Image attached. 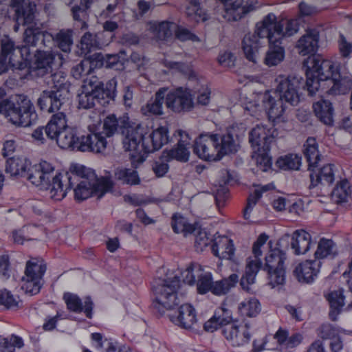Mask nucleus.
I'll return each instance as SVG.
<instances>
[{
  "label": "nucleus",
  "mask_w": 352,
  "mask_h": 352,
  "mask_svg": "<svg viewBox=\"0 0 352 352\" xmlns=\"http://www.w3.org/2000/svg\"><path fill=\"white\" fill-rule=\"evenodd\" d=\"M307 69L306 87L308 94L314 96L321 89L331 96L347 94L350 91V107L352 109V76L344 73L342 64L338 61L315 57L309 61Z\"/></svg>",
  "instance_id": "f257e3e1"
},
{
  "label": "nucleus",
  "mask_w": 352,
  "mask_h": 352,
  "mask_svg": "<svg viewBox=\"0 0 352 352\" xmlns=\"http://www.w3.org/2000/svg\"><path fill=\"white\" fill-rule=\"evenodd\" d=\"M161 271L166 272L164 278H159L152 286L155 294L153 306L160 314H163L166 309H172L179 303L178 289L181 285L179 276L184 283L193 285L206 272L197 263H190L184 270L164 267Z\"/></svg>",
  "instance_id": "f03ea898"
},
{
  "label": "nucleus",
  "mask_w": 352,
  "mask_h": 352,
  "mask_svg": "<svg viewBox=\"0 0 352 352\" xmlns=\"http://www.w3.org/2000/svg\"><path fill=\"white\" fill-rule=\"evenodd\" d=\"M276 80L278 85L275 93L278 94V98L276 100L269 90L265 91L261 96V107L273 126L283 117L286 109L284 101L293 106L300 101L297 81L294 78L291 79L289 77L279 76Z\"/></svg>",
  "instance_id": "7ed1b4c3"
},
{
  "label": "nucleus",
  "mask_w": 352,
  "mask_h": 352,
  "mask_svg": "<svg viewBox=\"0 0 352 352\" xmlns=\"http://www.w3.org/2000/svg\"><path fill=\"white\" fill-rule=\"evenodd\" d=\"M54 167L50 162L41 161L34 165L28 179L36 186L48 188L50 197L60 201L73 186L72 178L67 173H58L54 175Z\"/></svg>",
  "instance_id": "20e7f679"
},
{
  "label": "nucleus",
  "mask_w": 352,
  "mask_h": 352,
  "mask_svg": "<svg viewBox=\"0 0 352 352\" xmlns=\"http://www.w3.org/2000/svg\"><path fill=\"white\" fill-rule=\"evenodd\" d=\"M283 29V21H278L274 13L267 14L261 23L256 24L258 36L268 39L269 48L264 60V63L268 67L276 66L285 58V48L281 45Z\"/></svg>",
  "instance_id": "39448f33"
},
{
  "label": "nucleus",
  "mask_w": 352,
  "mask_h": 352,
  "mask_svg": "<svg viewBox=\"0 0 352 352\" xmlns=\"http://www.w3.org/2000/svg\"><path fill=\"white\" fill-rule=\"evenodd\" d=\"M126 136L123 140L126 151H137L141 144L143 154H151L160 150L169 141L168 128L167 126H160L146 138L142 131L140 124L135 127L129 125L126 120L123 122Z\"/></svg>",
  "instance_id": "423d86ee"
},
{
  "label": "nucleus",
  "mask_w": 352,
  "mask_h": 352,
  "mask_svg": "<svg viewBox=\"0 0 352 352\" xmlns=\"http://www.w3.org/2000/svg\"><path fill=\"white\" fill-rule=\"evenodd\" d=\"M69 171L80 177L79 183L74 188V195L77 200L82 201L92 195L100 198L113 187V182L109 178H96L94 170L84 165L72 164Z\"/></svg>",
  "instance_id": "0eeeda50"
},
{
  "label": "nucleus",
  "mask_w": 352,
  "mask_h": 352,
  "mask_svg": "<svg viewBox=\"0 0 352 352\" xmlns=\"http://www.w3.org/2000/svg\"><path fill=\"white\" fill-rule=\"evenodd\" d=\"M117 80L115 78L109 80L105 84L94 77L82 86V90L78 95V107L89 109L96 104L107 106L116 96Z\"/></svg>",
  "instance_id": "6e6552de"
},
{
  "label": "nucleus",
  "mask_w": 352,
  "mask_h": 352,
  "mask_svg": "<svg viewBox=\"0 0 352 352\" xmlns=\"http://www.w3.org/2000/svg\"><path fill=\"white\" fill-rule=\"evenodd\" d=\"M57 144L63 149L102 154V152L107 147V141L101 133H90L78 137L74 131L66 127L58 138Z\"/></svg>",
  "instance_id": "1a4fd4ad"
},
{
  "label": "nucleus",
  "mask_w": 352,
  "mask_h": 352,
  "mask_svg": "<svg viewBox=\"0 0 352 352\" xmlns=\"http://www.w3.org/2000/svg\"><path fill=\"white\" fill-rule=\"evenodd\" d=\"M210 146L214 147L217 154H236L239 145L234 139L233 134L204 133L200 134L192 144L193 154H209Z\"/></svg>",
  "instance_id": "9d476101"
},
{
  "label": "nucleus",
  "mask_w": 352,
  "mask_h": 352,
  "mask_svg": "<svg viewBox=\"0 0 352 352\" xmlns=\"http://www.w3.org/2000/svg\"><path fill=\"white\" fill-rule=\"evenodd\" d=\"M272 242L268 241V236L264 233L261 234L254 243L252 253L254 259L249 258L247 261L245 274L243 275L240 284L242 288L249 291L250 286L254 283L256 274L261 269L262 263L261 256L263 254L272 248Z\"/></svg>",
  "instance_id": "9b49d317"
},
{
  "label": "nucleus",
  "mask_w": 352,
  "mask_h": 352,
  "mask_svg": "<svg viewBox=\"0 0 352 352\" xmlns=\"http://www.w3.org/2000/svg\"><path fill=\"white\" fill-rule=\"evenodd\" d=\"M14 69L22 70V45L16 46L14 42L6 36L1 40L0 75ZM6 96V89L0 87V102Z\"/></svg>",
  "instance_id": "f8f14e48"
},
{
  "label": "nucleus",
  "mask_w": 352,
  "mask_h": 352,
  "mask_svg": "<svg viewBox=\"0 0 352 352\" xmlns=\"http://www.w3.org/2000/svg\"><path fill=\"white\" fill-rule=\"evenodd\" d=\"M322 155H304L308 163L310 173V187L314 188L319 184H332L336 178L341 177L340 166L338 164H328L318 170H315L319 166Z\"/></svg>",
  "instance_id": "ddd939ff"
},
{
  "label": "nucleus",
  "mask_w": 352,
  "mask_h": 352,
  "mask_svg": "<svg viewBox=\"0 0 352 352\" xmlns=\"http://www.w3.org/2000/svg\"><path fill=\"white\" fill-rule=\"evenodd\" d=\"M164 100L166 107L175 113L189 112L194 107L193 96L186 87L179 86L168 90Z\"/></svg>",
  "instance_id": "4468645a"
},
{
  "label": "nucleus",
  "mask_w": 352,
  "mask_h": 352,
  "mask_svg": "<svg viewBox=\"0 0 352 352\" xmlns=\"http://www.w3.org/2000/svg\"><path fill=\"white\" fill-rule=\"evenodd\" d=\"M46 265L41 258H32L26 263L25 279L23 278V290L31 296L37 294L43 285V276Z\"/></svg>",
  "instance_id": "2eb2a0df"
},
{
  "label": "nucleus",
  "mask_w": 352,
  "mask_h": 352,
  "mask_svg": "<svg viewBox=\"0 0 352 352\" xmlns=\"http://www.w3.org/2000/svg\"><path fill=\"white\" fill-rule=\"evenodd\" d=\"M285 254L278 248L270 250L265 256L264 270L267 272L269 285L272 288L285 282Z\"/></svg>",
  "instance_id": "dca6fc26"
},
{
  "label": "nucleus",
  "mask_w": 352,
  "mask_h": 352,
  "mask_svg": "<svg viewBox=\"0 0 352 352\" xmlns=\"http://www.w3.org/2000/svg\"><path fill=\"white\" fill-rule=\"evenodd\" d=\"M55 56L52 52L37 50L30 59L23 57V69L32 76L43 77L50 73Z\"/></svg>",
  "instance_id": "f3484780"
},
{
  "label": "nucleus",
  "mask_w": 352,
  "mask_h": 352,
  "mask_svg": "<svg viewBox=\"0 0 352 352\" xmlns=\"http://www.w3.org/2000/svg\"><path fill=\"white\" fill-rule=\"evenodd\" d=\"M273 140L271 129L257 124L249 134V141L253 149L252 154H270Z\"/></svg>",
  "instance_id": "a211bd4d"
},
{
  "label": "nucleus",
  "mask_w": 352,
  "mask_h": 352,
  "mask_svg": "<svg viewBox=\"0 0 352 352\" xmlns=\"http://www.w3.org/2000/svg\"><path fill=\"white\" fill-rule=\"evenodd\" d=\"M222 333L228 342L233 346H241L249 342L251 334L247 323L233 322L223 327Z\"/></svg>",
  "instance_id": "6ab92c4d"
},
{
  "label": "nucleus",
  "mask_w": 352,
  "mask_h": 352,
  "mask_svg": "<svg viewBox=\"0 0 352 352\" xmlns=\"http://www.w3.org/2000/svg\"><path fill=\"white\" fill-rule=\"evenodd\" d=\"M318 42L319 32L316 29L308 30L307 33L300 38L297 42L296 47L301 55H314L313 56H309L307 60H305L303 63V67L305 69V73L307 72V67L311 65V62H309L311 59L318 56L324 59L320 55H314L318 49Z\"/></svg>",
  "instance_id": "aec40b11"
},
{
  "label": "nucleus",
  "mask_w": 352,
  "mask_h": 352,
  "mask_svg": "<svg viewBox=\"0 0 352 352\" xmlns=\"http://www.w3.org/2000/svg\"><path fill=\"white\" fill-rule=\"evenodd\" d=\"M65 84L62 82L60 85L55 84L58 87L56 90H45L41 94L38 99V106L43 111L54 113L60 110V107L64 103V97L62 96V89Z\"/></svg>",
  "instance_id": "412c9836"
},
{
  "label": "nucleus",
  "mask_w": 352,
  "mask_h": 352,
  "mask_svg": "<svg viewBox=\"0 0 352 352\" xmlns=\"http://www.w3.org/2000/svg\"><path fill=\"white\" fill-rule=\"evenodd\" d=\"M54 37L51 33L43 31L39 27H28L23 31V50H27V54H30L29 46L42 45L44 47H50V43H54Z\"/></svg>",
  "instance_id": "4be33fe9"
},
{
  "label": "nucleus",
  "mask_w": 352,
  "mask_h": 352,
  "mask_svg": "<svg viewBox=\"0 0 352 352\" xmlns=\"http://www.w3.org/2000/svg\"><path fill=\"white\" fill-rule=\"evenodd\" d=\"M223 179L219 182V186H215L212 190L216 205L221 210L226 204L229 198V191L226 185H233L238 180L237 175L234 172L225 170L222 172Z\"/></svg>",
  "instance_id": "5701e85b"
},
{
  "label": "nucleus",
  "mask_w": 352,
  "mask_h": 352,
  "mask_svg": "<svg viewBox=\"0 0 352 352\" xmlns=\"http://www.w3.org/2000/svg\"><path fill=\"white\" fill-rule=\"evenodd\" d=\"M321 262L318 260H308L299 263L294 270V274L299 282L311 283L318 277Z\"/></svg>",
  "instance_id": "b1692460"
},
{
  "label": "nucleus",
  "mask_w": 352,
  "mask_h": 352,
  "mask_svg": "<svg viewBox=\"0 0 352 352\" xmlns=\"http://www.w3.org/2000/svg\"><path fill=\"white\" fill-rule=\"evenodd\" d=\"M211 245L212 253L220 259L232 260L234 256L235 248L232 240L225 235L214 234Z\"/></svg>",
  "instance_id": "393cba45"
},
{
  "label": "nucleus",
  "mask_w": 352,
  "mask_h": 352,
  "mask_svg": "<svg viewBox=\"0 0 352 352\" xmlns=\"http://www.w3.org/2000/svg\"><path fill=\"white\" fill-rule=\"evenodd\" d=\"M169 318L173 323L184 329H190L197 321L195 310L190 304L182 305Z\"/></svg>",
  "instance_id": "a878e982"
},
{
  "label": "nucleus",
  "mask_w": 352,
  "mask_h": 352,
  "mask_svg": "<svg viewBox=\"0 0 352 352\" xmlns=\"http://www.w3.org/2000/svg\"><path fill=\"white\" fill-rule=\"evenodd\" d=\"M344 331L330 324H322L319 335L322 340H329L331 352H340L343 348L342 335Z\"/></svg>",
  "instance_id": "bb28decb"
},
{
  "label": "nucleus",
  "mask_w": 352,
  "mask_h": 352,
  "mask_svg": "<svg viewBox=\"0 0 352 352\" xmlns=\"http://www.w3.org/2000/svg\"><path fill=\"white\" fill-rule=\"evenodd\" d=\"M168 88H160L155 94L154 100H148L141 107V113L145 116H161L164 114L163 103H165V93Z\"/></svg>",
  "instance_id": "cd10ccee"
},
{
  "label": "nucleus",
  "mask_w": 352,
  "mask_h": 352,
  "mask_svg": "<svg viewBox=\"0 0 352 352\" xmlns=\"http://www.w3.org/2000/svg\"><path fill=\"white\" fill-rule=\"evenodd\" d=\"M0 114L4 115L13 124L22 126V107L19 101L15 103L10 98L0 102Z\"/></svg>",
  "instance_id": "c85d7f7f"
},
{
  "label": "nucleus",
  "mask_w": 352,
  "mask_h": 352,
  "mask_svg": "<svg viewBox=\"0 0 352 352\" xmlns=\"http://www.w3.org/2000/svg\"><path fill=\"white\" fill-rule=\"evenodd\" d=\"M63 298L68 309L74 312L83 311L87 318H91L93 302L89 297H86L82 302L77 295L65 293Z\"/></svg>",
  "instance_id": "c756f323"
},
{
  "label": "nucleus",
  "mask_w": 352,
  "mask_h": 352,
  "mask_svg": "<svg viewBox=\"0 0 352 352\" xmlns=\"http://www.w3.org/2000/svg\"><path fill=\"white\" fill-rule=\"evenodd\" d=\"M93 345L101 352H133L129 347L120 345L111 338H103L98 333L91 334Z\"/></svg>",
  "instance_id": "7c9ffc66"
},
{
  "label": "nucleus",
  "mask_w": 352,
  "mask_h": 352,
  "mask_svg": "<svg viewBox=\"0 0 352 352\" xmlns=\"http://www.w3.org/2000/svg\"><path fill=\"white\" fill-rule=\"evenodd\" d=\"M311 244V235L305 230H297L292 234L291 249L296 255H301L307 252Z\"/></svg>",
  "instance_id": "2f4dec72"
},
{
  "label": "nucleus",
  "mask_w": 352,
  "mask_h": 352,
  "mask_svg": "<svg viewBox=\"0 0 352 352\" xmlns=\"http://www.w3.org/2000/svg\"><path fill=\"white\" fill-rule=\"evenodd\" d=\"M313 109L318 120L326 125L333 123L334 108L331 102L321 99L313 104Z\"/></svg>",
  "instance_id": "473e14b6"
},
{
  "label": "nucleus",
  "mask_w": 352,
  "mask_h": 352,
  "mask_svg": "<svg viewBox=\"0 0 352 352\" xmlns=\"http://www.w3.org/2000/svg\"><path fill=\"white\" fill-rule=\"evenodd\" d=\"M66 127V116L63 112H58L52 116L45 126V131L47 138L57 140L63 130Z\"/></svg>",
  "instance_id": "72a5a7b5"
},
{
  "label": "nucleus",
  "mask_w": 352,
  "mask_h": 352,
  "mask_svg": "<svg viewBox=\"0 0 352 352\" xmlns=\"http://www.w3.org/2000/svg\"><path fill=\"white\" fill-rule=\"evenodd\" d=\"M326 298L330 305L329 316L331 320H336L344 310L345 296L343 295V289L331 291L326 294Z\"/></svg>",
  "instance_id": "f704fd0d"
},
{
  "label": "nucleus",
  "mask_w": 352,
  "mask_h": 352,
  "mask_svg": "<svg viewBox=\"0 0 352 352\" xmlns=\"http://www.w3.org/2000/svg\"><path fill=\"white\" fill-rule=\"evenodd\" d=\"M273 339L276 340L279 349L283 351H287L298 346L301 340L302 336L300 333H295L288 338L287 332L280 329L273 336Z\"/></svg>",
  "instance_id": "c9c22d12"
},
{
  "label": "nucleus",
  "mask_w": 352,
  "mask_h": 352,
  "mask_svg": "<svg viewBox=\"0 0 352 352\" xmlns=\"http://www.w3.org/2000/svg\"><path fill=\"white\" fill-rule=\"evenodd\" d=\"M189 155H160L153 164V170L157 177H163L168 170V162L176 160L181 162H186Z\"/></svg>",
  "instance_id": "e433bc0d"
},
{
  "label": "nucleus",
  "mask_w": 352,
  "mask_h": 352,
  "mask_svg": "<svg viewBox=\"0 0 352 352\" xmlns=\"http://www.w3.org/2000/svg\"><path fill=\"white\" fill-rule=\"evenodd\" d=\"M126 120L130 124V122L128 120H123L121 122V125L119 124V120L117 118L115 114H109L108 115L104 120L102 122V131L100 132H93L92 133H101L102 135L107 140V138H110L114 135V134L118 131L120 127L122 133L124 134V137L126 136L125 128L123 126V122Z\"/></svg>",
  "instance_id": "4c0bfd02"
},
{
  "label": "nucleus",
  "mask_w": 352,
  "mask_h": 352,
  "mask_svg": "<svg viewBox=\"0 0 352 352\" xmlns=\"http://www.w3.org/2000/svg\"><path fill=\"white\" fill-rule=\"evenodd\" d=\"M259 37L256 33V30L253 35H245L242 41V49L245 54V58L252 62H255V52L258 47Z\"/></svg>",
  "instance_id": "58836bf2"
},
{
  "label": "nucleus",
  "mask_w": 352,
  "mask_h": 352,
  "mask_svg": "<svg viewBox=\"0 0 352 352\" xmlns=\"http://www.w3.org/2000/svg\"><path fill=\"white\" fill-rule=\"evenodd\" d=\"M238 309L242 316L255 317L260 313L261 305L257 298L249 297L239 303Z\"/></svg>",
  "instance_id": "ea45409f"
},
{
  "label": "nucleus",
  "mask_w": 352,
  "mask_h": 352,
  "mask_svg": "<svg viewBox=\"0 0 352 352\" xmlns=\"http://www.w3.org/2000/svg\"><path fill=\"white\" fill-rule=\"evenodd\" d=\"M274 188L272 183L257 187L253 193H251L248 199L247 206L243 211V217L248 220L250 217V212L255 206L258 200L261 197L263 192H267Z\"/></svg>",
  "instance_id": "a19ab883"
},
{
  "label": "nucleus",
  "mask_w": 352,
  "mask_h": 352,
  "mask_svg": "<svg viewBox=\"0 0 352 352\" xmlns=\"http://www.w3.org/2000/svg\"><path fill=\"white\" fill-rule=\"evenodd\" d=\"M177 138V144L170 149H165L162 154H190V138L188 134L183 135L182 131H179Z\"/></svg>",
  "instance_id": "79ce46f5"
},
{
  "label": "nucleus",
  "mask_w": 352,
  "mask_h": 352,
  "mask_svg": "<svg viewBox=\"0 0 352 352\" xmlns=\"http://www.w3.org/2000/svg\"><path fill=\"white\" fill-rule=\"evenodd\" d=\"M352 190L346 179L341 180L332 191V199L339 204L349 201L351 197Z\"/></svg>",
  "instance_id": "37998d69"
},
{
  "label": "nucleus",
  "mask_w": 352,
  "mask_h": 352,
  "mask_svg": "<svg viewBox=\"0 0 352 352\" xmlns=\"http://www.w3.org/2000/svg\"><path fill=\"white\" fill-rule=\"evenodd\" d=\"M239 280V276L232 274L228 278L213 282L211 292L215 295H223L234 287Z\"/></svg>",
  "instance_id": "c03bdc74"
},
{
  "label": "nucleus",
  "mask_w": 352,
  "mask_h": 352,
  "mask_svg": "<svg viewBox=\"0 0 352 352\" xmlns=\"http://www.w3.org/2000/svg\"><path fill=\"white\" fill-rule=\"evenodd\" d=\"M242 0H236L230 5H226L225 16L228 20L237 21L247 12L246 8L242 6Z\"/></svg>",
  "instance_id": "a18cd8bd"
},
{
  "label": "nucleus",
  "mask_w": 352,
  "mask_h": 352,
  "mask_svg": "<svg viewBox=\"0 0 352 352\" xmlns=\"http://www.w3.org/2000/svg\"><path fill=\"white\" fill-rule=\"evenodd\" d=\"M173 24L172 21H162L155 23L151 25L152 31L156 34L157 37L162 41H169L173 36L171 31V25Z\"/></svg>",
  "instance_id": "49530a36"
},
{
  "label": "nucleus",
  "mask_w": 352,
  "mask_h": 352,
  "mask_svg": "<svg viewBox=\"0 0 352 352\" xmlns=\"http://www.w3.org/2000/svg\"><path fill=\"white\" fill-rule=\"evenodd\" d=\"M172 228L175 232L182 233L184 236L195 231V226L188 223L186 218L175 214L172 218Z\"/></svg>",
  "instance_id": "de8ad7c7"
},
{
  "label": "nucleus",
  "mask_w": 352,
  "mask_h": 352,
  "mask_svg": "<svg viewBox=\"0 0 352 352\" xmlns=\"http://www.w3.org/2000/svg\"><path fill=\"white\" fill-rule=\"evenodd\" d=\"M301 161L300 155H280L276 165L283 170H298L301 165Z\"/></svg>",
  "instance_id": "09e8293b"
},
{
  "label": "nucleus",
  "mask_w": 352,
  "mask_h": 352,
  "mask_svg": "<svg viewBox=\"0 0 352 352\" xmlns=\"http://www.w3.org/2000/svg\"><path fill=\"white\" fill-rule=\"evenodd\" d=\"M166 67L169 69L176 71L189 79L196 78V73L192 65L179 61H168L166 63Z\"/></svg>",
  "instance_id": "8fccbe9b"
},
{
  "label": "nucleus",
  "mask_w": 352,
  "mask_h": 352,
  "mask_svg": "<svg viewBox=\"0 0 352 352\" xmlns=\"http://www.w3.org/2000/svg\"><path fill=\"white\" fill-rule=\"evenodd\" d=\"M116 177L123 183L135 185L140 182L138 173L134 169L119 168L115 171Z\"/></svg>",
  "instance_id": "3c124183"
},
{
  "label": "nucleus",
  "mask_w": 352,
  "mask_h": 352,
  "mask_svg": "<svg viewBox=\"0 0 352 352\" xmlns=\"http://www.w3.org/2000/svg\"><path fill=\"white\" fill-rule=\"evenodd\" d=\"M189 5L186 7L188 16H192L197 21H206L208 20V14L206 10L201 6L199 0H187Z\"/></svg>",
  "instance_id": "603ef678"
},
{
  "label": "nucleus",
  "mask_w": 352,
  "mask_h": 352,
  "mask_svg": "<svg viewBox=\"0 0 352 352\" xmlns=\"http://www.w3.org/2000/svg\"><path fill=\"white\" fill-rule=\"evenodd\" d=\"M336 250L333 241L322 239L318 243L317 250L315 252L316 258L319 260L329 256L335 254Z\"/></svg>",
  "instance_id": "864d4df0"
},
{
  "label": "nucleus",
  "mask_w": 352,
  "mask_h": 352,
  "mask_svg": "<svg viewBox=\"0 0 352 352\" xmlns=\"http://www.w3.org/2000/svg\"><path fill=\"white\" fill-rule=\"evenodd\" d=\"M214 234L212 235L205 230H199L195 236V248L197 252H202L207 248L211 250Z\"/></svg>",
  "instance_id": "5fc2aeb1"
},
{
  "label": "nucleus",
  "mask_w": 352,
  "mask_h": 352,
  "mask_svg": "<svg viewBox=\"0 0 352 352\" xmlns=\"http://www.w3.org/2000/svg\"><path fill=\"white\" fill-rule=\"evenodd\" d=\"M27 96L23 94V127L34 124L38 119V115L34 105L26 102Z\"/></svg>",
  "instance_id": "6e6d98bb"
},
{
  "label": "nucleus",
  "mask_w": 352,
  "mask_h": 352,
  "mask_svg": "<svg viewBox=\"0 0 352 352\" xmlns=\"http://www.w3.org/2000/svg\"><path fill=\"white\" fill-rule=\"evenodd\" d=\"M36 5L34 2H27L23 0V26L30 25L29 27H38L35 19Z\"/></svg>",
  "instance_id": "4d7b16f0"
},
{
  "label": "nucleus",
  "mask_w": 352,
  "mask_h": 352,
  "mask_svg": "<svg viewBox=\"0 0 352 352\" xmlns=\"http://www.w3.org/2000/svg\"><path fill=\"white\" fill-rule=\"evenodd\" d=\"M54 43L63 52L67 53L71 50L73 44L72 35L69 32L60 31L54 37Z\"/></svg>",
  "instance_id": "13d9d810"
},
{
  "label": "nucleus",
  "mask_w": 352,
  "mask_h": 352,
  "mask_svg": "<svg viewBox=\"0 0 352 352\" xmlns=\"http://www.w3.org/2000/svg\"><path fill=\"white\" fill-rule=\"evenodd\" d=\"M98 45L97 36L89 32L84 34L80 42L81 52L85 54H89L93 50L97 48Z\"/></svg>",
  "instance_id": "bf43d9fd"
},
{
  "label": "nucleus",
  "mask_w": 352,
  "mask_h": 352,
  "mask_svg": "<svg viewBox=\"0 0 352 352\" xmlns=\"http://www.w3.org/2000/svg\"><path fill=\"white\" fill-rule=\"evenodd\" d=\"M22 340L20 337L12 335L10 338L0 339V352H15L16 347L21 346Z\"/></svg>",
  "instance_id": "052dcab7"
},
{
  "label": "nucleus",
  "mask_w": 352,
  "mask_h": 352,
  "mask_svg": "<svg viewBox=\"0 0 352 352\" xmlns=\"http://www.w3.org/2000/svg\"><path fill=\"white\" fill-rule=\"evenodd\" d=\"M175 37L181 42L192 41L199 42V37L188 30L180 25H177L174 32Z\"/></svg>",
  "instance_id": "680f3d73"
},
{
  "label": "nucleus",
  "mask_w": 352,
  "mask_h": 352,
  "mask_svg": "<svg viewBox=\"0 0 352 352\" xmlns=\"http://www.w3.org/2000/svg\"><path fill=\"white\" fill-rule=\"evenodd\" d=\"M212 276L210 272L206 271L195 283L197 287L198 293L205 294L208 292H211L212 287Z\"/></svg>",
  "instance_id": "e2e57ef3"
},
{
  "label": "nucleus",
  "mask_w": 352,
  "mask_h": 352,
  "mask_svg": "<svg viewBox=\"0 0 352 352\" xmlns=\"http://www.w3.org/2000/svg\"><path fill=\"white\" fill-rule=\"evenodd\" d=\"M6 170L12 177L17 176L22 170V161L19 155H13L6 160Z\"/></svg>",
  "instance_id": "0e129e2a"
},
{
  "label": "nucleus",
  "mask_w": 352,
  "mask_h": 352,
  "mask_svg": "<svg viewBox=\"0 0 352 352\" xmlns=\"http://www.w3.org/2000/svg\"><path fill=\"white\" fill-rule=\"evenodd\" d=\"M18 302L13 295L8 290L0 291V306L8 309H14L17 307Z\"/></svg>",
  "instance_id": "69168bd1"
},
{
  "label": "nucleus",
  "mask_w": 352,
  "mask_h": 352,
  "mask_svg": "<svg viewBox=\"0 0 352 352\" xmlns=\"http://www.w3.org/2000/svg\"><path fill=\"white\" fill-rule=\"evenodd\" d=\"M87 67L90 68L91 73L95 69L105 67V56L102 53H95L89 60H85Z\"/></svg>",
  "instance_id": "338daca9"
},
{
  "label": "nucleus",
  "mask_w": 352,
  "mask_h": 352,
  "mask_svg": "<svg viewBox=\"0 0 352 352\" xmlns=\"http://www.w3.org/2000/svg\"><path fill=\"white\" fill-rule=\"evenodd\" d=\"M252 160L262 171H267L272 167V161L270 155H252Z\"/></svg>",
  "instance_id": "774afa93"
}]
</instances>
